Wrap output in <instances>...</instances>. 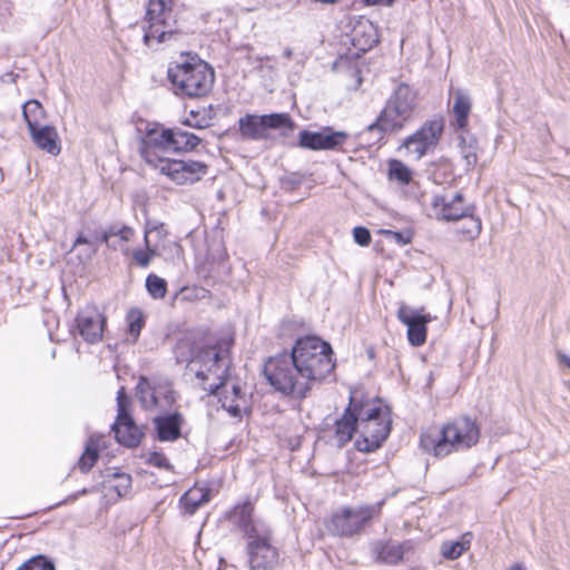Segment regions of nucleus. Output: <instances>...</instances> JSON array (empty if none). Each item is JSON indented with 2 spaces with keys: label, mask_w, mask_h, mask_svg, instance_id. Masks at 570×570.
Returning a JSON list of instances; mask_svg holds the SVG:
<instances>
[{
  "label": "nucleus",
  "mask_w": 570,
  "mask_h": 570,
  "mask_svg": "<svg viewBox=\"0 0 570 570\" xmlns=\"http://www.w3.org/2000/svg\"><path fill=\"white\" fill-rule=\"evenodd\" d=\"M480 439L476 422L469 416L458 417L441 430H429L421 434L420 444L424 452L443 458L453 451L472 448Z\"/></svg>",
  "instance_id": "4"
},
{
  "label": "nucleus",
  "mask_w": 570,
  "mask_h": 570,
  "mask_svg": "<svg viewBox=\"0 0 570 570\" xmlns=\"http://www.w3.org/2000/svg\"><path fill=\"white\" fill-rule=\"evenodd\" d=\"M157 169L173 183L186 185L200 180L207 174L208 166L199 160L168 158L165 161H160Z\"/></svg>",
  "instance_id": "15"
},
{
  "label": "nucleus",
  "mask_w": 570,
  "mask_h": 570,
  "mask_svg": "<svg viewBox=\"0 0 570 570\" xmlns=\"http://www.w3.org/2000/svg\"><path fill=\"white\" fill-rule=\"evenodd\" d=\"M99 245L98 238L90 228L80 230L73 240V250H77L79 263L85 265L90 262L97 254Z\"/></svg>",
  "instance_id": "27"
},
{
  "label": "nucleus",
  "mask_w": 570,
  "mask_h": 570,
  "mask_svg": "<svg viewBox=\"0 0 570 570\" xmlns=\"http://www.w3.org/2000/svg\"><path fill=\"white\" fill-rule=\"evenodd\" d=\"M384 503L385 501L381 500L374 504L341 507L332 513L328 528L338 537L358 535L375 517L381 514Z\"/></svg>",
  "instance_id": "8"
},
{
  "label": "nucleus",
  "mask_w": 570,
  "mask_h": 570,
  "mask_svg": "<svg viewBox=\"0 0 570 570\" xmlns=\"http://www.w3.org/2000/svg\"><path fill=\"white\" fill-rule=\"evenodd\" d=\"M399 321L407 327V340L409 343L419 347L426 341L428 323L431 322L432 317L429 314L422 313V311L414 309L406 305H401L397 309Z\"/></svg>",
  "instance_id": "18"
},
{
  "label": "nucleus",
  "mask_w": 570,
  "mask_h": 570,
  "mask_svg": "<svg viewBox=\"0 0 570 570\" xmlns=\"http://www.w3.org/2000/svg\"><path fill=\"white\" fill-rule=\"evenodd\" d=\"M470 542L463 540L445 541L441 546V553L445 559L455 560L469 548Z\"/></svg>",
  "instance_id": "40"
},
{
  "label": "nucleus",
  "mask_w": 570,
  "mask_h": 570,
  "mask_svg": "<svg viewBox=\"0 0 570 570\" xmlns=\"http://www.w3.org/2000/svg\"><path fill=\"white\" fill-rule=\"evenodd\" d=\"M128 341L136 343L146 324L145 314L139 308H130L126 314Z\"/></svg>",
  "instance_id": "33"
},
{
  "label": "nucleus",
  "mask_w": 570,
  "mask_h": 570,
  "mask_svg": "<svg viewBox=\"0 0 570 570\" xmlns=\"http://www.w3.org/2000/svg\"><path fill=\"white\" fill-rule=\"evenodd\" d=\"M379 42L376 27L370 20L358 21L352 30V45L358 51L371 50Z\"/></svg>",
  "instance_id": "24"
},
{
  "label": "nucleus",
  "mask_w": 570,
  "mask_h": 570,
  "mask_svg": "<svg viewBox=\"0 0 570 570\" xmlns=\"http://www.w3.org/2000/svg\"><path fill=\"white\" fill-rule=\"evenodd\" d=\"M170 3L167 0H149L146 12L148 26L144 32L146 46H151L153 41L157 43L169 41L178 35L179 28Z\"/></svg>",
  "instance_id": "9"
},
{
  "label": "nucleus",
  "mask_w": 570,
  "mask_h": 570,
  "mask_svg": "<svg viewBox=\"0 0 570 570\" xmlns=\"http://www.w3.org/2000/svg\"><path fill=\"white\" fill-rule=\"evenodd\" d=\"M117 416L111 425L117 442L126 448H137L140 444L142 432L135 423L130 414V400L125 391L120 387L117 392Z\"/></svg>",
  "instance_id": "12"
},
{
  "label": "nucleus",
  "mask_w": 570,
  "mask_h": 570,
  "mask_svg": "<svg viewBox=\"0 0 570 570\" xmlns=\"http://www.w3.org/2000/svg\"><path fill=\"white\" fill-rule=\"evenodd\" d=\"M229 364L228 343L217 342L197 348L190 370L195 371L196 377L203 382V390L209 394H217L225 385Z\"/></svg>",
  "instance_id": "6"
},
{
  "label": "nucleus",
  "mask_w": 570,
  "mask_h": 570,
  "mask_svg": "<svg viewBox=\"0 0 570 570\" xmlns=\"http://www.w3.org/2000/svg\"><path fill=\"white\" fill-rule=\"evenodd\" d=\"M62 292L66 299H68L67 288L65 285H62Z\"/></svg>",
  "instance_id": "55"
},
{
  "label": "nucleus",
  "mask_w": 570,
  "mask_h": 570,
  "mask_svg": "<svg viewBox=\"0 0 570 570\" xmlns=\"http://www.w3.org/2000/svg\"><path fill=\"white\" fill-rule=\"evenodd\" d=\"M146 462L153 466L165 469V470H171L173 465L170 464L169 460L159 452H151L148 454V458Z\"/></svg>",
  "instance_id": "45"
},
{
  "label": "nucleus",
  "mask_w": 570,
  "mask_h": 570,
  "mask_svg": "<svg viewBox=\"0 0 570 570\" xmlns=\"http://www.w3.org/2000/svg\"><path fill=\"white\" fill-rule=\"evenodd\" d=\"M149 234H151V229L147 227L144 236L146 250L138 249L134 252V259L141 267H147L150 264L151 258L156 254V250L149 246Z\"/></svg>",
  "instance_id": "41"
},
{
  "label": "nucleus",
  "mask_w": 570,
  "mask_h": 570,
  "mask_svg": "<svg viewBox=\"0 0 570 570\" xmlns=\"http://www.w3.org/2000/svg\"><path fill=\"white\" fill-rule=\"evenodd\" d=\"M560 361L570 368V356L569 355H560Z\"/></svg>",
  "instance_id": "52"
},
{
  "label": "nucleus",
  "mask_w": 570,
  "mask_h": 570,
  "mask_svg": "<svg viewBox=\"0 0 570 570\" xmlns=\"http://www.w3.org/2000/svg\"><path fill=\"white\" fill-rule=\"evenodd\" d=\"M471 99L462 90H456L453 96V114H454V127L455 129L462 130L468 126L469 114L471 111Z\"/></svg>",
  "instance_id": "31"
},
{
  "label": "nucleus",
  "mask_w": 570,
  "mask_h": 570,
  "mask_svg": "<svg viewBox=\"0 0 570 570\" xmlns=\"http://www.w3.org/2000/svg\"><path fill=\"white\" fill-rule=\"evenodd\" d=\"M32 141L42 150L58 155L60 146L58 141V134L51 126L45 125L33 130H30Z\"/></svg>",
  "instance_id": "28"
},
{
  "label": "nucleus",
  "mask_w": 570,
  "mask_h": 570,
  "mask_svg": "<svg viewBox=\"0 0 570 570\" xmlns=\"http://www.w3.org/2000/svg\"><path fill=\"white\" fill-rule=\"evenodd\" d=\"M17 570H56L53 563L43 556L27 560Z\"/></svg>",
  "instance_id": "42"
},
{
  "label": "nucleus",
  "mask_w": 570,
  "mask_h": 570,
  "mask_svg": "<svg viewBox=\"0 0 570 570\" xmlns=\"http://www.w3.org/2000/svg\"><path fill=\"white\" fill-rule=\"evenodd\" d=\"M387 238L394 240L399 245H407L412 242L413 233L411 230H383Z\"/></svg>",
  "instance_id": "44"
},
{
  "label": "nucleus",
  "mask_w": 570,
  "mask_h": 570,
  "mask_svg": "<svg viewBox=\"0 0 570 570\" xmlns=\"http://www.w3.org/2000/svg\"><path fill=\"white\" fill-rule=\"evenodd\" d=\"M228 395L230 396V399H235L237 401H242L243 403H245V394L243 393L242 387L237 384H234L232 386V393Z\"/></svg>",
  "instance_id": "48"
},
{
  "label": "nucleus",
  "mask_w": 570,
  "mask_h": 570,
  "mask_svg": "<svg viewBox=\"0 0 570 570\" xmlns=\"http://www.w3.org/2000/svg\"><path fill=\"white\" fill-rule=\"evenodd\" d=\"M253 512L254 505L249 500L235 505L232 511V518L247 539L253 535L264 537L266 530L269 529V525L264 521L254 520Z\"/></svg>",
  "instance_id": "21"
},
{
  "label": "nucleus",
  "mask_w": 570,
  "mask_h": 570,
  "mask_svg": "<svg viewBox=\"0 0 570 570\" xmlns=\"http://www.w3.org/2000/svg\"><path fill=\"white\" fill-rule=\"evenodd\" d=\"M107 446V436L104 434H91L86 442L85 451L78 460V468L81 472L90 471L96 464L99 453Z\"/></svg>",
  "instance_id": "26"
},
{
  "label": "nucleus",
  "mask_w": 570,
  "mask_h": 570,
  "mask_svg": "<svg viewBox=\"0 0 570 570\" xmlns=\"http://www.w3.org/2000/svg\"><path fill=\"white\" fill-rule=\"evenodd\" d=\"M138 132L141 134L142 129L140 127L137 128Z\"/></svg>",
  "instance_id": "56"
},
{
  "label": "nucleus",
  "mask_w": 570,
  "mask_h": 570,
  "mask_svg": "<svg viewBox=\"0 0 570 570\" xmlns=\"http://www.w3.org/2000/svg\"><path fill=\"white\" fill-rule=\"evenodd\" d=\"M22 115L29 131L45 126L46 111L38 100H29L22 106Z\"/></svg>",
  "instance_id": "32"
},
{
  "label": "nucleus",
  "mask_w": 570,
  "mask_h": 570,
  "mask_svg": "<svg viewBox=\"0 0 570 570\" xmlns=\"http://www.w3.org/2000/svg\"><path fill=\"white\" fill-rule=\"evenodd\" d=\"M295 122L287 112H273L268 115L246 114L238 119V131L245 140H261L266 137L267 129L293 130Z\"/></svg>",
  "instance_id": "10"
},
{
  "label": "nucleus",
  "mask_w": 570,
  "mask_h": 570,
  "mask_svg": "<svg viewBox=\"0 0 570 570\" xmlns=\"http://www.w3.org/2000/svg\"><path fill=\"white\" fill-rule=\"evenodd\" d=\"M347 138L346 131H336L331 127H325L321 131L301 130L298 147L314 151L336 150L346 142Z\"/></svg>",
  "instance_id": "17"
},
{
  "label": "nucleus",
  "mask_w": 570,
  "mask_h": 570,
  "mask_svg": "<svg viewBox=\"0 0 570 570\" xmlns=\"http://www.w3.org/2000/svg\"><path fill=\"white\" fill-rule=\"evenodd\" d=\"M406 543L386 542L377 549V558L389 564H397L403 560Z\"/></svg>",
  "instance_id": "34"
},
{
  "label": "nucleus",
  "mask_w": 570,
  "mask_h": 570,
  "mask_svg": "<svg viewBox=\"0 0 570 570\" xmlns=\"http://www.w3.org/2000/svg\"><path fill=\"white\" fill-rule=\"evenodd\" d=\"M389 176L390 179L396 180L402 185H406L412 179V171L401 160L393 159L389 164Z\"/></svg>",
  "instance_id": "37"
},
{
  "label": "nucleus",
  "mask_w": 570,
  "mask_h": 570,
  "mask_svg": "<svg viewBox=\"0 0 570 570\" xmlns=\"http://www.w3.org/2000/svg\"><path fill=\"white\" fill-rule=\"evenodd\" d=\"M190 242L198 278L207 285L216 284L227 273V254L223 243L206 237H193Z\"/></svg>",
  "instance_id": "7"
},
{
  "label": "nucleus",
  "mask_w": 570,
  "mask_h": 570,
  "mask_svg": "<svg viewBox=\"0 0 570 570\" xmlns=\"http://www.w3.org/2000/svg\"><path fill=\"white\" fill-rule=\"evenodd\" d=\"M198 116H199V114H198V112H196V111L191 110V111L189 112V117H188V118H196V117H198Z\"/></svg>",
  "instance_id": "54"
},
{
  "label": "nucleus",
  "mask_w": 570,
  "mask_h": 570,
  "mask_svg": "<svg viewBox=\"0 0 570 570\" xmlns=\"http://www.w3.org/2000/svg\"><path fill=\"white\" fill-rule=\"evenodd\" d=\"M146 288L149 295L155 299L164 298L167 293V283L164 278L149 274L146 277Z\"/></svg>",
  "instance_id": "38"
},
{
  "label": "nucleus",
  "mask_w": 570,
  "mask_h": 570,
  "mask_svg": "<svg viewBox=\"0 0 570 570\" xmlns=\"http://www.w3.org/2000/svg\"><path fill=\"white\" fill-rule=\"evenodd\" d=\"M169 151L188 153L194 150L202 139L193 132L180 128H170Z\"/></svg>",
  "instance_id": "29"
},
{
  "label": "nucleus",
  "mask_w": 570,
  "mask_h": 570,
  "mask_svg": "<svg viewBox=\"0 0 570 570\" xmlns=\"http://www.w3.org/2000/svg\"><path fill=\"white\" fill-rule=\"evenodd\" d=\"M196 351L193 346V342L187 338H180L174 348V354L177 363H187L190 366L193 365V361L196 354Z\"/></svg>",
  "instance_id": "36"
},
{
  "label": "nucleus",
  "mask_w": 570,
  "mask_h": 570,
  "mask_svg": "<svg viewBox=\"0 0 570 570\" xmlns=\"http://www.w3.org/2000/svg\"><path fill=\"white\" fill-rule=\"evenodd\" d=\"M365 4L367 6H391L393 4L394 0H363Z\"/></svg>",
  "instance_id": "49"
},
{
  "label": "nucleus",
  "mask_w": 570,
  "mask_h": 570,
  "mask_svg": "<svg viewBox=\"0 0 570 570\" xmlns=\"http://www.w3.org/2000/svg\"><path fill=\"white\" fill-rule=\"evenodd\" d=\"M353 238L356 244L360 246H367L370 245L372 237L371 233L366 227L363 226H356L353 229Z\"/></svg>",
  "instance_id": "46"
},
{
  "label": "nucleus",
  "mask_w": 570,
  "mask_h": 570,
  "mask_svg": "<svg viewBox=\"0 0 570 570\" xmlns=\"http://www.w3.org/2000/svg\"><path fill=\"white\" fill-rule=\"evenodd\" d=\"M75 321L79 334L87 343L96 344L102 340L106 316L97 306L88 305L80 309Z\"/></svg>",
  "instance_id": "19"
},
{
  "label": "nucleus",
  "mask_w": 570,
  "mask_h": 570,
  "mask_svg": "<svg viewBox=\"0 0 570 570\" xmlns=\"http://www.w3.org/2000/svg\"><path fill=\"white\" fill-rule=\"evenodd\" d=\"M358 432L355 448L371 453L382 446L391 432L392 419L389 406L375 401H357Z\"/></svg>",
  "instance_id": "5"
},
{
  "label": "nucleus",
  "mask_w": 570,
  "mask_h": 570,
  "mask_svg": "<svg viewBox=\"0 0 570 570\" xmlns=\"http://www.w3.org/2000/svg\"><path fill=\"white\" fill-rule=\"evenodd\" d=\"M250 570H274L278 564V550L272 543V529L264 537L253 535L247 542Z\"/></svg>",
  "instance_id": "16"
},
{
  "label": "nucleus",
  "mask_w": 570,
  "mask_h": 570,
  "mask_svg": "<svg viewBox=\"0 0 570 570\" xmlns=\"http://www.w3.org/2000/svg\"><path fill=\"white\" fill-rule=\"evenodd\" d=\"M107 478H112L115 480V483L110 485V489L116 492L118 498L126 495L131 489L132 480L130 474L115 471L111 474H108Z\"/></svg>",
  "instance_id": "39"
},
{
  "label": "nucleus",
  "mask_w": 570,
  "mask_h": 570,
  "mask_svg": "<svg viewBox=\"0 0 570 570\" xmlns=\"http://www.w3.org/2000/svg\"><path fill=\"white\" fill-rule=\"evenodd\" d=\"M170 128H160L158 125L146 124L144 134L139 137V153L141 158L156 169L160 161L168 159Z\"/></svg>",
  "instance_id": "13"
},
{
  "label": "nucleus",
  "mask_w": 570,
  "mask_h": 570,
  "mask_svg": "<svg viewBox=\"0 0 570 570\" xmlns=\"http://www.w3.org/2000/svg\"><path fill=\"white\" fill-rule=\"evenodd\" d=\"M509 570H525V568L521 563H515Z\"/></svg>",
  "instance_id": "53"
},
{
  "label": "nucleus",
  "mask_w": 570,
  "mask_h": 570,
  "mask_svg": "<svg viewBox=\"0 0 570 570\" xmlns=\"http://www.w3.org/2000/svg\"><path fill=\"white\" fill-rule=\"evenodd\" d=\"M459 148L461 157L465 161V170H471L478 163L476 140L472 137L466 139L465 137L460 136Z\"/></svg>",
  "instance_id": "35"
},
{
  "label": "nucleus",
  "mask_w": 570,
  "mask_h": 570,
  "mask_svg": "<svg viewBox=\"0 0 570 570\" xmlns=\"http://www.w3.org/2000/svg\"><path fill=\"white\" fill-rule=\"evenodd\" d=\"M210 500V491L207 488H191L179 499L181 509L186 514L193 515L199 507Z\"/></svg>",
  "instance_id": "30"
},
{
  "label": "nucleus",
  "mask_w": 570,
  "mask_h": 570,
  "mask_svg": "<svg viewBox=\"0 0 570 570\" xmlns=\"http://www.w3.org/2000/svg\"><path fill=\"white\" fill-rule=\"evenodd\" d=\"M222 407L234 419L240 420L243 416V402L235 399H230L229 395H223L219 397Z\"/></svg>",
  "instance_id": "43"
},
{
  "label": "nucleus",
  "mask_w": 570,
  "mask_h": 570,
  "mask_svg": "<svg viewBox=\"0 0 570 570\" xmlns=\"http://www.w3.org/2000/svg\"><path fill=\"white\" fill-rule=\"evenodd\" d=\"M137 399L145 410L166 412L176 402V395L169 384L151 383L141 376L136 386Z\"/></svg>",
  "instance_id": "14"
},
{
  "label": "nucleus",
  "mask_w": 570,
  "mask_h": 570,
  "mask_svg": "<svg viewBox=\"0 0 570 570\" xmlns=\"http://www.w3.org/2000/svg\"><path fill=\"white\" fill-rule=\"evenodd\" d=\"M99 243L116 249L121 242H128L134 236V229L126 225L112 224L107 228L91 229Z\"/></svg>",
  "instance_id": "25"
},
{
  "label": "nucleus",
  "mask_w": 570,
  "mask_h": 570,
  "mask_svg": "<svg viewBox=\"0 0 570 570\" xmlns=\"http://www.w3.org/2000/svg\"><path fill=\"white\" fill-rule=\"evenodd\" d=\"M464 197L461 193L453 195H434L432 198V214L438 220L455 222L471 215V208L463 206Z\"/></svg>",
  "instance_id": "20"
},
{
  "label": "nucleus",
  "mask_w": 570,
  "mask_h": 570,
  "mask_svg": "<svg viewBox=\"0 0 570 570\" xmlns=\"http://www.w3.org/2000/svg\"><path fill=\"white\" fill-rule=\"evenodd\" d=\"M183 125L196 129H205L210 126V120L206 117L185 118L181 121Z\"/></svg>",
  "instance_id": "47"
},
{
  "label": "nucleus",
  "mask_w": 570,
  "mask_h": 570,
  "mask_svg": "<svg viewBox=\"0 0 570 570\" xmlns=\"http://www.w3.org/2000/svg\"><path fill=\"white\" fill-rule=\"evenodd\" d=\"M473 228L475 232V235H479L482 228L480 218H472Z\"/></svg>",
  "instance_id": "51"
},
{
  "label": "nucleus",
  "mask_w": 570,
  "mask_h": 570,
  "mask_svg": "<svg viewBox=\"0 0 570 570\" xmlns=\"http://www.w3.org/2000/svg\"><path fill=\"white\" fill-rule=\"evenodd\" d=\"M356 431H358L357 400L351 394L343 415L335 421V438L338 446L348 443Z\"/></svg>",
  "instance_id": "22"
},
{
  "label": "nucleus",
  "mask_w": 570,
  "mask_h": 570,
  "mask_svg": "<svg viewBox=\"0 0 570 570\" xmlns=\"http://www.w3.org/2000/svg\"><path fill=\"white\" fill-rule=\"evenodd\" d=\"M167 76L174 94L183 98L205 97L215 81L214 69L197 55L188 52L169 65Z\"/></svg>",
  "instance_id": "3"
},
{
  "label": "nucleus",
  "mask_w": 570,
  "mask_h": 570,
  "mask_svg": "<svg viewBox=\"0 0 570 570\" xmlns=\"http://www.w3.org/2000/svg\"><path fill=\"white\" fill-rule=\"evenodd\" d=\"M156 438L160 442H174L181 436L184 416L179 412L157 415L153 419Z\"/></svg>",
  "instance_id": "23"
},
{
  "label": "nucleus",
  "mask_w": 570,
  "mask_h": 570,
  "mask_svg": "<svg viewBox=\"0 0 570 570\" xmlns=\"http://www.w3.org/2000/svg\"><path fill=\"white\" fill-rule=\"evenodd\" d=\"M331 344L315 335L298 337L289 352L269 356L264 375L275 391L302 402L315 383H321L335 368Z\"/></svg>",
  "instance_id": "1"
},
{
  "label": "nucleus",
  "mask_w": 570,
  "mask_h": 570,
  "mask_svg": "<svg viewBox=\"0 0 570 570\" xmlns=\"http://www.w3.org/2000/svg\"><path fill=\"white\" fill-rule=\"evenodd\" d=\"M146 227H149V228L151 229V233H153V232H157L158 234H160V233L163 232V227H164V225H163L161 223H157V222H154V223L148 222V223L146 224ZM146 229H147V228H145V230H146Z\"/></svg>",
  "instance_id": "50"
},
{
  "label": "nucleus",
  "mask_w": 570,
  "mask_h": 570,
  "mask_svg": "<svg viewBox=\"0 0 570 570\" xmlns=\"http://www.w3.org/2000/svg\"><path fill=\"white\" fill-rule=\"evenodd\" d=\"M416 95L405 83H401L386 100L375 121L360 134L368 145L381 142L385 134L401 130L412 118Z\"/></svg>",
  "instance_id": "2"
},
{
  "label": "nucleus",
  "mask_w": 570,
  "mask_h": 570,
  "mask_svg": "<svg viewBox=\"0 0 570 570\" xmlns=\"http://www.w3.org/2000/svg\"><path fill=\"white\" fill-rule=\"evenodd\" d=\"M442 132L443 124L441 120H426L416 131L403 140L401 148L405 150L407 157L420 160L435 149Z\"/></svg>",
  "instance_id": "11"
}]
</instances>
